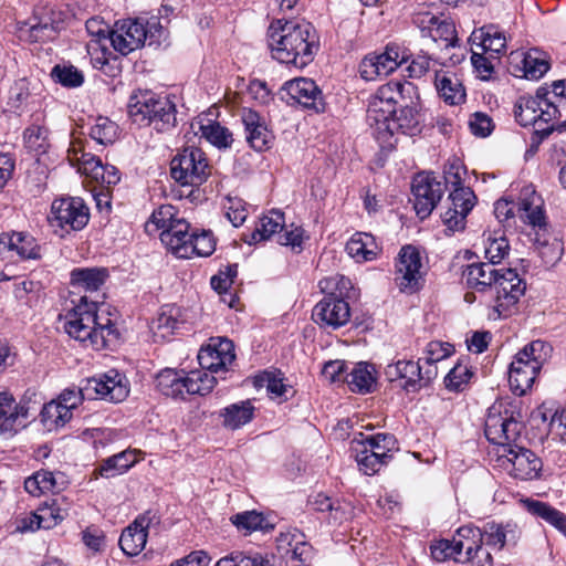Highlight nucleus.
<instances>
[{"mask_svg": "<svg viewBox=\"0 0 566 566\" xmlns=\"http://www.w3.org/2000/svg\"><path fill=\"white\" fill-rule=\"evenodd\" d=\"M521 430V424L514 419L513 412L502 402L489 408L485 419V437L494 444L504 446V454L511 463L510 474L521 481L537 480L542 475L543 461L532 450L512 446Z\"/></svg>", "mask_w": 566, "mask_h": 566, "instance_id": "obj_1", "label": "nucleus"}, {"mask_svg": "<svg viewBox=\"0 0 566 566\" xmlns=\"http://www.w3.org/2000/svg\"><path fill=\"white\" fill-rule=\"evenodd\" d=\"M268 36L272 56L280 63L303 69L314 57L316 36L307 22L276 20L271 23Z\"/></svg>", "mask_w": 566, "mask_h": 566, "instance_id": "obj_2", "label": "nucleus"}, {"mask_svg": "<svg viewBox=\"0 0 566 566\" xmlns=\"http://www.w3.org/2000/svg\"><path fill=\"white\" fill-rule=\"evenodd\" d=\"M64 329L70 337L94 350H101L118 338L112 319L107 315L98 314L97 303L87 302L85 296L66 313Z\"/></svg>", "mask_w": 566, "mask_h": 566, "instance_id": "obj_3", "label": "nucleus"}, {"mask_svg": "<svg viewBox=\"0 0 566 566\" xmlns=\"http://www.w3.org/2000/svg\"><path fill=\"white\" fill-rule=\"evenodd\" d=\"M415 93L410 82H389L381 85L370 98L366 120L370 134L377 142H388L390 138V120L396 114V105L401 104Z\"/></svg>", "mask_w": 566, "mask_h": 566, "instance_id": "obj_4", "label": "nucleus"}, {"mask_svg": "<svg viewBox=\"0 0 566 566\" xmlns=\"http://www.w3.org/2000/svg\"><path fill=\"white\" fill-rule=\"evenodd\" d=\"M167 36L158 17L149 19H125L115 23L109 32V42L122 55L148 45H159Z\"/></svg>", "mask_w": 566, "mask_h": 566, "instance_id": "obj_5", "label": "nucleus"}, {"mask_svg": "<svg viewBox=\"0 0 566 566\" xmlns=\"http://www.w3.org/2000/svg\"><path fill=\"white\" fill-rule=\"evenodd\" d=\"M129 117L139 125L168 132L176 126V105L167 97L148 90L135 91L127 105Z\"/></svg>", "mask_w": 566, "mask_h": 566, "instance_id": "obj_6", "label": "nucleus"}, {"mask_svg": "<svg viewBox=\"0 0 566 566\" xmlns=\"http://www.w3.org/2000/svg\"><path fill=\"white\" fill-rule=\"evenodd\" d=\"M553 348L536 339L525 345L514 356L509 369V382L516 396L525 395L534 385L544 364L551 358Z\"/></svg>", "mask_w": 566, "mask_h": 566, "instance_id": "obj_7", "label": "nucleus"}, {"mask_svg": "<svg viewBox=\"0 0 566 566\" xmlns=\"http://www.w3.org/2000/svg\"><path fill=\"white\" fill-rule=\"evenodd\" d=\"M340 284L339 295H343V289L346 290L352 286L348 279L344 276H335L322 280L319 286L323 291L331 290L329 294L319 301L313 308V319L322 326H328L332 328H338L345 325L350 317V310L348 303L334 295L332 290Z\"/></svg>", "mask_w": 566, "mask_h": 566, "instance_id": "obj_8", "label": "nucleus"}, {"mask_svg": "<svg viewBox=\"0 0 566 566\" xmlns=\"http://www.w3.org/2000/svg\"><path fill=\"white\" fill-rule=\"evenodd\" d=\"M514 114L517 123L525 127L539 126L541 123L553 124L560 116L558 105L549 97L548 88L544 86L538 87L533 96H521L515 104Z\"/></svg>", "mask_w": 566, "mask_h": 566, "instance_id": "obj_9", "label": "nucleus"}, {"mask_svg": "<svg viewBox=\"0 0 566 566\" xmlns=\"http://www.w3.org/2000/svg\"><path fill=\"white\" fill-rule=\"evenodd\" d=\"M211 174L206 154L197 147H186L170 163L171 178L180 186L197 187Z\"/></svg>", "mask_w": 566, "mask_h": 566, "instance_id": "obj_10", "label": "nucleus"}, {"mask_svg": "<svg viewBox=\"0 0 566 566\" xmlns=\"http://www.w3.org/2000/svg\"><path fill=\"white\" fill-rule=\"evenodd\" d=\"M272 237H276L279 244L301 251L305 239V231L301 227L293 224L286 227L284 213L280 210H271L260 219L254 231L251 233L249 243H258Z\"/></svg>", "mask_w": 566, "mask_h": 566, "instance_id": "obj_11", "label": "nucleus"}, {"mask_svg": "<svg viewBox=\"0 0 566 566\" xmlns=\"http://www.w3.org/2000/svg\"><path fill=\"white\" fill-rule=\"evenodd\" d=\"M88 220V208L81 198H61L52 202L49 221L60 237L82 230Z\"/></svg>", "mask_w": 566, "mask_h": 566, "instance_id": "obj_12", "label": "nucleus"}, {"mask_svg": "<svg viewBox=\"0 0 566 566\" xmlns=\"http://www.w3.org/2000/svg\"><path fill=\"white\" fill-rule=\"evenodd\" d=\"M413 22L418 25L422 36L430 38L442 50L458 49L459 53H452L449 56L450 63L455 65L464 59V53L460 50L457 36V30L453 22L448 20H439L436 15L424 12L418 13L413 18Z\"/></svg>", "mask_w": 566, "mask_h": 566, "instance_id": "obj_13", "label": "nucleus"}, {"mask_svg": "<svg viewBox=\"0 0 566 566\" xmlns=\"http://www.w3.org/2000/svg\"><path fill=\"white\" fill-rule=\"evenodd\" d=\"M526 285L515 270L505 269L497 277L493 291L495 292L493 314L494 319L509 317L516 307Z\"/></svg>", "mask_w": 566, "mask_h": 566, "instance_id": "obj_14", "label": "nucleus"}, {"mask_svg": "<svg viewBox=\"0 0 566 566\" xmlns=\"http://www.w3.org/2000/svg\"><path fill=\"white\" fill-rule=\"evenodd\" d=\"M423 282L422 260L412 245L400 249L395 263V283L403 293H415Z\"/></svg>", "mask_w": 566, "mask_h": 566, "instance_id": "obj_15", "label": "nucleus"}, {"mask_svg": "<svg viewBox=\"0 0 566 566\" xmlns=\"http://www.w3.org/2000/svg\"><path fill=\"white\" fill-rule=\"evenodd\" d=\"M70 502L64 496H56L45 502L29 517L22 518L18 528L21 532L39 528L51 530L61 523L67 515Z\"/></svg>", "mask_w": 566, "mask_h": 566, "instance_id": "obj_16", "label": "nucleus"}, {"mask_svg": "<svg viewBox=\"0 0 566 566\" xmlns=\"http://www.w3.org/2000/svg\"><path fill=\"white\" fill-rule=\"evenodd\" d=\"M476 203V196L470 187H458L450 191L448 207L441 214L442 222L451 232L465 228V220Z\"/></svg>", "mask_w": 566, "mask_h": 566, "instance_id": "obj_17", "label": "nucleus"}, {"mask_svg": "<svg viewBox=\"0 0 566 566\" xmlns=\"http://www.w3.org/2000/svg\"><path fill=\"white\" fill-rule=\"evenodd\" d=\"M407 61V56L395 44H388L382 53L369 54L359 65L360 76L366 81L387 76Z\"/></svg>", "mask_w": 566, "mask_h": 566, "instance_id": "obj_18", "label": "nucleus"}, {"mask_svg": "<svg viewBox=\"0 0 566 566\" xmlns=\"http://www.w3.org/2000/svg\"><path fill=\"white\" fill-rule=\"evenodd\" d=\"M444 188L431 174H418L412 180L415 210L420 219H424L442 198Z\"/></svg>", "mask_w": 566, "mask_h": 566, "instance_id": "obj_19", "label": "nucleus"}, {"mask_svg": "<svg viewBox=\"0 0 566 566\" xmlns=\"http://www.w3.org/2000/svg\"><path fill=\"white\" fill-rule=\"evenodd\" d=\"M159 522V516L151 511L138 515L135 521L123 531L119 537L122 551L128 556L138 555L145 548L148 530L151 526L158 525Z\"/></svg>", "mask_w": 566, "mask_h": 566, "instance_id": "obj_20", "label": "nucleus"}, {"mask_svg": "<svg viewBox=\"0 0 566 566\" xmlns=\"http://www.w3.org/2000/svg\"><path fill=\"white\" fill-rule=\"evenodd\" d=\"M234 345L223 337H211L207 346L198 353V361L202 369L210 373L223 370L234 360Z\"/></svg>", "mask_w": 566, "mask_h": 566, "instance_id": "obj_21", "label": "nucleus"}, {"mask_svg": "<svg viewBox=\"0 0 566 566\" xmlns=\"http://www.w3.org/2000/svg\"><path fill=\"white\" fill-rule=\"evenodd\" d=\"M282 91L289 96L287 102L296 103L316 113L325 112V102L322 91L316 83L306 77H298L286 82Z\"/></svg>", "mask_w": 566, "mask_h": 566, "instance_id": "obj_22", "label": "nucleus"}, {"mask_svg": "<svg viewBox=\"0 0 566 566\" xmlns=\"http://www.w3.org/2000/svg\"><path fill=\"white\" fill-rule=\"evenodd\" d=\"M29 408L7 392L0 391V436L12 437L25 426Z\"/></svg>", "mask_w": 566, "mask_h": 566, "instance_id": "obj_23", "label": "nucleus"}, {"mask_svg": "<svg viewBox=\"0 0 566 566\" xmlns=\"http://www.w3.org/2000/svg\"><path fill=\"white\" fill-rule=\"evenodd\" d=\"M52 9L43 8L25 22L20 31L31 42H45L56 36L60 31V21Z\"/></svg>", "mask_w": 566, "mask_h": 566, "instance_id": "obj_24", "label": "nucleus"}, {"mask_svg": "<svg viewBox=\"0 0 566 566\" xmlns=\"http://www.w3.org/2000/svg\"><path fill=\"white\" fill-rule=\"evenodd\" d=\"M93 390L103 399L119 402L123 401L129 392L125 376L117 370H108L99 378L87 379L85 391Z\"/></svg>", "mask_w": 566, "mask_h": 566, "instance_id": "obj_25", "label": "nucleus"}, {"mask_svg": "<svg viewBox=\"0 0 566 566\" xmlns=\"http://www.w3.org/2000/svg\"><path fill=\"white\" fill-rule=\"evenodd\" d=\"M241 120L244 126L245 139L254 150L263 151L271 147L273 134L255 111L243 108Z\"/></svg>", "mask_w": 566, "mask_h": 566, "instance_id": "obj_26", "label": "nucleus"}, {"mask_svg": "<svg viewBox=\"0 0 566 566\" xmlns=\"http://www.w3.org/2000/svg\"><path fill=\"white\" fill-rule=\"evenodd\" d=\"M421 115L413 106L405 105L399 112L394 114L390 124V138L388 142H378L382 149H390L395 145V134L400 132L405 135L413 136L420 132Z\"/></svg>", "mask_w": 566, "mask_h": 566, "instance_id": "obj_27", "label": "nucleus"}, {"mask_svg": "<svg viewBox=\"0 0 566 566\" xmlns=\"http://www.w3.org/2000/svg\"><path fill=\"white\" fill-rule=\"evenodd\" d=\"M0 250L14 251L22 260H40L42 258V247L34 237L25 232L2 233Z\"/></svg>", "mask_w": 566, "mask_h": 566, "instance_id": "obj_28", "label": "nucleus"}, {"mask_svg": "<svg viewBox=\"0 0 566 566\" xmlns=\"http://www.w3.org/2000/svg\"><path fill=\"white\" fill-rule=\"evenodd\" d=\"M503 270H497L488 262L472 263L463 271V279L470 289L484 292L488 289L493 290Z\"/></svg>", "mask_w": 566, "mask_h": 566, "instance_id": "obj_29", "label": "nucleus"}, {"mask_svg": "<svg viewBox=\"0 0 566 566\" xmlns=\"http://www.w3.org/2000/svg\"><path fill=\"white\" fill-rule=\"evenodd\" d=\"M161 243L174 255L184 259L187 253L188 244L192 238L190 224L186 219L175 221L172 228H168L165 232L159 233Z\"/></svg>", "mask_w": 566, "mask_h": 566, "instance_id": "obj_30", "label": "nucleus"}, {"mask_svg": "<svg viewBox=\"0 0 566 566\" xmlns=\"http://www.w3.org/2000/svg\"><path fill=\"white\" fill-rule=\"evenodd\" d=\"M421 369L420 361L398 360L386 367V375L392 381L397 379L405 380L402 387L407 391H418L421 389Z\"/></svg>", "mask_w": 566, "mask_h": 566, "instance_id": "obj_31", "label": "nucleus"}, {"mask_svg": "<svg viewBox=\"0 0 566 566\" xmlns=\"http://www.w3.org/2000/svg\"><path fill=\"white\" fill-rule=\"evenodd\" d=\"M481 531L484 544L497 551L506 545H515L520 537L516 525L511 523L497 524L490 522L486 523Z\"/></svg>", "mask_w": 566, "mask_h": 566, "instance_id": "obj_32", "label": "nucleus"}, {"mask_svg": "<svg viewBox=\"0 0 566 566\" xmlns=\"http://www.w3.org/2000/svg\"><path fill=\"white\" fill-rule=\"evenodd\" d=\"M517 212L522 221L533 227L545 224L543 200L534 190L525 189L517 206Z\"/></svg>", "mask_w": 566, "mask_h": 566, "instance_id": "obj_33", "label": "nucleus"}, {"mask_svg": "<svg viewBox=\"0 0 566 566\" xmlns=\"http://www.w3.org/2000/svg\"><path fill=\"white\" fill-rule=\"evenodd\" d=\"M107 277L108 272L104 268H77L70 273V284L77 290L95 292Z\"/></svg>", "mask_w": 566, "mask_h": 566, "instance_id": "obj_34", "label": "nucleus"}, {"mask_svg": "<svg viewBox=\"0 0 566 566\" xmlns=\"http://www.w3.org/2000/svg\"><path fill=\"white\" fill-rule=\"evenodd\" d=\"M521 503L530 514L544 520L566 535V515L563 512L538 500L524 499Z\"/></svg>", "mask_w": 566, "mask_h": 566, "instance_id": "obj_35", "label": "nucleus"}, {"mask_svg": "<svg viewBox=\"0 0 566 566\" xmlns=\"http://www.w3.org/2000/svg\"><path fill=\"white\" fill-rule=\"evenodd\" d=\"M157 389L167 397L185 398L187 391L186 374L184 370L166 368L156 377Z\"/></svg>", "mask_w": 566, "mask_h": 566, "instance_id": "obj_36", "label": "nucleus"}, {"mask_svg": "<svg viewBox=\"0 0 566 566\" xmlns=\"http://www.w3.org/2000/svg\"><path fill=\"white\" fill-rule=\"evenodd\" d=\"M346 251L357 262H365L376 259L380 249L371 234L358 232L347 242Z\"/></svg>", "mask_w": 566, "mask_h": 566, "instance_id": "obj_37", "label": "nucleus"}, {"mask_svg": "<svg viewBox=\"0 0 566 566\" xmlns=\"http://www.w3.org/2000/svg\"><path fill=\"white\" fill-rule=\"evenodd\" d=\"M67 160L71 166L76 167L82 175L95 180L98 171H102V161L93 154L85 153L78 143H72L67 150Z\"/></svg>", "mask_w": 566, "mask_h": 566, "instance_id": "obj_38", "label": "nucleus"}, {"mask_svg": "<svg viewBox=\"0 0 566 566\" xmlns=\"http://www.w3.org/2000/svg\"><path fill=\"white\" fill-rule=\"evenodd\" d=\"M473 44L481 46L483 52L501 54L506 48V38L503 31L495 25H485L471 35Z\"/></svg>", "mask_w": 566, "mask_h": 566, "instance_id": "obj_39", "label": "nucleus"}, {"mask_svg": "<svg viewBox=\"0 0 566 566\" xmlns=\"http://www.w3.org/2000/svg\"><path fill=\"white\" fill-rule=\"evenodd\" d=\"M434 83L439 95L446 103L458 105L464 102L465 91L455 74L437 72Z\"/></svg>", "mask_w": 566, "mask_h": 566, "instance_id": "obj_40", "label": "nucleus"}, {"mask_svg": "<svg viewBox=\"0 0 566 566\" xmlns=\"http://www.w3.org/2000/svg\"><path fill=\"white\" fill-rule=\"evenodd\" d=\"M253 415L254 407L250 400L232 403L220 411L223 427L230 430H237L249 423Z\"/></svg>", "mask_w": 566, "mask_h": 566, "instance_id": "obj_41", "label": "nucleus"}, {"mask_svg": "<svg viewBox=\"0 0 566 566\" xmlns=\"http://www.w3.org/2000/svg\"><path fill=\"white\" fill-rule=\"evenodd\" d=\"M359 442L364 443V447L369 452H377V455L388 463L391 459V453L398 450L397 439L389 433H377L375 436L365 437L364 433H359Z\"/></svg>", "mask_w": 566, "mask_h": 566, "instance_id": "obj_42", "label": "nucleus"}, {"mask_svg": "<svg viewBox=\"0 0 566 566\" xmlns=\"http://www.w3.org/2000/svg\"><path fill=\"white\" fill-rule=\"evenodd\" d=\"M527 80H539L549 70L546 56L538 50H530L521 53V61L516 65Z\"/></svg>", "mask_w": 566, "mask_h": 566, "instance_id": "obj_43", "label": "nucleus"}, {"mask_svg": "<svg viewBox=\"0 0 566 566\" xmlns=\"http://www.w3.org/2000/svg\"><path fill=\"white\" fill-rule=\"evenodd\" d=\"M375 376L371 366L367 363H358L346 374L345 382L352 391L365 394L370 392L375 386Z\"/></svg>", "mask_w": 566, "mask_h": 566, "instance_id": "obj_44", "label": "nucleus"}, {"mask_svg": "<svg viewBox=\"0 0 566 566\" xmlns=\"http://www.w3.org/2000/svg\"><path fill=\"white\" fill-rule=\"evenodd\" d=\"M453 539L458 555L461 558L473 554L472 552L476 549L479 545L484 544L482 531L472 525L460 527L453 536Z\"/></svg>", "mask_w": 566, "mask_h": 566, "instance_id": "obj_45", "label": "nucleus"}, {"mask_svg": "<svg viewBox=\"0 0 566 566\" xmlns=\"http://www.w3.org/2000/svg\"><path fill=\"white\" fill-rule=\"evenodd\" d=\"M184 218L178 217L177 209L171 205H161L155 209L145 224V229L149 234H154L157 231L165 232L168 228L175 226V221L182 220Z\"/></svg>", "mask_w": 566, "mask_h": 566, "instance_id": "obj_46", "label": "nucleus"}, {"mask_svg": "<svg viewBox=\"0 0 566 566\" xmlns=\"http://www.w3.org/2000/svg\"><path fill=\"white\" fill-rule=\"evenodd\" d=\"M350 451L354 453L359 470L366 475H373L377 473L381 467L387 464L381 458L377 455V452H369L365 449L364 443L359 442V439L355 437L350 442Z\"/></svg>", "mask_w": 566, "mask_h": 566, "instance_id": "obj_47", "label": "nucleus"}, {"mask_svg": "<svg viewBox=\"0 0 566 566\" xmlns=\"http://www.w3.org/2000/svg\"><path fill=\"white\" fill-rule=\"evenodd\" d=\"M62 482L60 483L56 476L50 471H38L24 481L25 491L33 495L40 496L46 492H57L61 490Z\"/></svg>", "mask_w": 566, "mask_h": 566, "instance_id": "obj_48", "label": "nucleus"}, {"mask_svg": "<svg viewBox=\"0 0 566 566\" xmlns=\"http://www.w3.org/2000/svg\"><path fill=\"white\" fill-rule=\"evenodd\" d=\"M136 462L135 451L126 450L104 460L99 467V473L105 478L123 474Z\"/></svg>", "mask_w": 566, "mask_h": 566, "instance_id": "obj_49", "label": "nucleus"}, {"mask_svg": "<svg viewBox=\"0 0 566 566\" xmlns=\"http://www.w3.org/2000/svg\"><path fill=\"white\" fill-rule=\"evenodd\" d=\"M118 125L103 116L97 117L94 125L90 128L91 138L102 146L114 144L118 138Z\"/></svg>", "mask_w": 566, "mask_h": 566, "instance_id": "obj_50", "label": "nucleus"}, {"mask_svg": "<svg viewBox=\"0 0 566 566\" xmlns=\"http://www.w3.org/2000/svg\"><path fill=\"white\" fill-rule=\"evenodd\" d=\"M178 313L179 310L174 306H164L151 325V329L155 335H158L161 338L172 335L179 326Z\"/></svg>", "mask_w": 566, "mask_h": 566, "instance_id": "obj_51", "label": "nucleus"}, {"mask_svg": "<svg viewBox=\"0 0 566 566\" xmlns=\"http://www.w3.org/2000/svg\"><path fill=\"white\" fill-rule=\"evenodd\" d=\"M40 420L49 431H52L65 426L71 420V417L67 411L62 410L61 405L54 399L42 407Z\"/></svg>", "mask_w": 566, "mask_h": 566, "instance_id": "obj_52", "label": "nucleus"}, {"mask_svg": "<svg viewBox=\"0 0 566 566\" xmlns=\"http://www.w3.org/2000/svg\"><path fill=\"white\" fill-rule=\"evenodd\" d=\"M216 378L207 371L193 370L186 375V384L188 395H207L216 386Z\"/></svg>", "mask_w": 566, "mask_h": 566, "instance_id": "obj_53", "label": "nucleus"}, {"mask_svg": "<svg viewBox=\"0 0 566 566\" xmlns=\"http://www.w3.org/2000/svg\"><path fill=\"white\" fill-rule=\"evenodd\" d=\"M216 249V242L210 231H192V238L188 244V251L184 259L197 256H209Z\"/></svg>", "mask_w": 566, "mask_h": 566, "instance_id": "obj_54", "label": "nucleus"}, {"mask_svg": "<svg viewBox=\"0 0 566 566\" xmlns=\"http://www.w3.org/2000/svg\"><path fill=\"white\" fill-rule=\"evenodd\" d=\"M54 82L64 87H80L84 83V74L72 64H57L51 71Z\"/></svg>", "mask_w": 566, "mask_h": 566, "instance_id": "obj_55", "label": "nucleus"}, {"mask_svg": "<svg viewBox=\"0 0 566 566\" xmlns=\"http://www.w3.org/2000/svg\"><path fill=\"white\" fill-rule=\"evenodd\" d=\"M201 135L218 148H228L233 143L232 133L218 122H209L200 126Z\"/></svg>", "mask_w": 566, "mask_h": 566, "instance_id": "obj_56", "label": "nucleus"}, {"mask_svg": "<svg viewBox=\"0 0 566 566\" xmlns=\"http://www.w3.org/2000/svg\"><path fill=\"white\" fill-rule=\"evenodd\" d=\"M510 252V244L504 235L489 237L485 241L484 255L488 263L493 265L501 263Z\"/></svg>", "mask_w": 566, "mask_h": 566, "instance_id": "obj_57", "label": "nucleus"}, {"mask_svg": "<svg viewBox=\"0 0 566 566\" xmlns=\"http://www.w3.org/2000/svg\"><path fill=\"white\" fill-rule=\"evenodd\" d=\"M216 566H269V560L259 553L233 552L220 558Z\"/></svg>", "mask_w": 566, "mask_h": 566, "instance_id": "obj_58", "label": "nucleus"}, {"mask_svg": "<svg viewBox=\"0 0 566 566\" xmlns=\"http://www.w3.org/2000/svg\"><path fill=\"white\" fill-rule=\"evenodd\" d=\"M473 373L467 364H457L444 377V385L451 391H461L468 385Z\"/></svg>", "mask_w": 566, "mask_h": 566, "instance_id": "obj_59", "label": "nucleus"}, {"mask_svg": "<svg viewBox=\"0 0 566 566\" xmlns=\"http://www.w3.org/2000/svg\"><path fill=\"white\" fill-rule=\"evenodd\" d=\"M104 42L91 40L86 45L93 67L101 71H105V66L108 65L109 57L112 56V52H109Z\"/></svg>", "mask_w": 566, "mask_h": 566, "instance_id": "obj_60", "label": "nucleus"}, {"mask_svg": "<svg viewBox=\"0 0 566 566\" xmlns=\"http://www.w3.org/2000/svg\"><path fill=\"white\" fill-rule=\"evenodd\" d=\"M431 556L437 562H444L447 559H453L461 563L463 558L458 555L454 539H440L430 546Z\"/></svg>", "mask_w": 566, "mask_h": 566, "instance_id": "obj_61", "label": "nucleus"}, {"mask_svg": "<svg viewBox=\"0 0 566 566\" xmlns=\"http://www.w3.org/2000/svg\"><path fill=\"white\" fill-rule=\"evenodd\" d=\"M84 389L67 388L64 389L57 397L56 402L61 405L62 410L67 411L70 417L73 416V410L76 409L84 399Z\"/></svg>", "mask_w": 566, "mask_h": 566, "instance_id": "obj_62", "label": "nucleus"}, {"mask_svg": "<svg viewBox=\"0 0 566 566\" xmlns=\"http://www.w3.org/2000/svg\"><path fill=\"white\" fill-rule=\"evenodd\" d=\"M231 521L238 528L252 532L263 527L264 517L255 511H248L234 515Z\"/></svg>", "mask_w": 566, "mask_h": 566, "instance_id": "obj_63", "label": "nucleus"}, {"mask_svg": "<svg viewBox=\"0 0 566 566\" xmlns=\"http://www.w3.org/2000/svg\"><path fill=\"white\" fill-rule=\"evenodd\" d=\"M469 126L472 134L479 137H486L494 129L492 118L488 114L481 112H476L471 116Z\"/></svg>", "mask_w": 566, "mask_h": 566, "instance_id": "obj_64", "label": "nucleus"}]
</instances>
